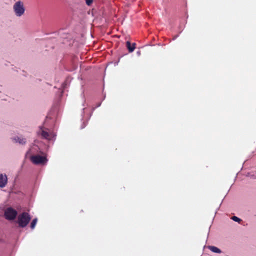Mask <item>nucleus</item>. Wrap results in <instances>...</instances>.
<instances>
[{
  "instance_id": "obj_1",
  "label": "nucleus",
  "mask_w": 256,
  "mask_h": 256,
  "mask_svg": "<svg viewBox=\"0 0 256 256\" xmlns=\"http://www.w3.org/2000/svg\"><path fill=\"white\" fill-rule=\"evenodd\" d=\"M31 220L30 215L26 212H24L18 216V223L20 227L24 228L27 226Z\"/></svg>"
},
{
  "instance_id": "obj_2",
  "label": "nucleus",
  "mask_w": 256,
  "mask_h": 256,
  "mask_svg": "<svg viewBox=\"0 0 256 256\" xmlns=\"http://www.w3.org/2000/svg\"><path fill=\"white\" fill-rule=\"evenodd\" d=\"M13 8L16 15L18 16H22L25 11L24 4L21 1L16 2L14 5Z\"/></svg>"
},
{
  "instance_id": "obj_3",
  "label": "nucleus",
  "mask_w": 256,
  "mask_h": 256,
  "mask_svg": "<svg viewBox=\"0 0 256 256\" xmlns=\"http://www.w3.org/2000/svg\"><path fill=\"white\" fill-rule=\"evenodd\" d=\"M30 160L35 164H44L48 161L46 156L38 154L32 156Z\"/></svg>"
},
{
  "instance_id": "obj_4",
  "label": "nucleus",
  "mask_w": 256,
  "mask_h": 256,
  "mask_svg": "<svg viewBox=\"0 0 256 256\" xmlns=\"http://www.w3.org/2000/svg\"><path fill=\"white\" fill-rule=\"evenodd\" d=\"M17 214V212L10 207L7 208L4 211V216L8 220H14L16 218Z\"/></svg>"
},
{
  "instance_id": "obj_5",
  "label": "nucleus",
  "mask_w": 256,
  "mask_h": 256,
  "mask_svg": "<svg viewBox=\"0 0 256 256\" xmlns=\"http://www.w3.org/2000/svg\"><path fill=\"white\" fill-rule=\"evenodd\" d=\"M42 136L47 140H50L52 138V136L48 132L44 130L42 128H40V132Z\"/></svg>"
},
{
  "instance_id": "obj_6",
  "label": "nucleus",
  "mask_w": 256,
  "mask_h": 256,
  "mask_svg": "<svg viewBox=\"0 0 256 256\" xmlns=\"http://www.w3.org/2000/svg\"><path fill=\"white\" fill-rule=\"evenodd\" d=\"M126 47H127L129 52H132L136 48V47H135L136 44L133 43L132 44V45L130 42L129 41L126 42Z\"/></svg>"
},
{
  "instance_id": "obj_7",
  "label": "nucleus",
  "mask_w": 256,
  "mask_h": 256,
  "mask_svg": "<svg viewBox=\"0 0 256 256\" xmlns=\"http://www.w3.org/2000/svg\"><path fill=\"white\" fill-rule=\"evenodd\" d=\"M8 177H0V187L5 186L8 182Z\"/></svg>"
},
{
  "instance_id": "obj_8",
  "label": "nucleus",
  "mask_w": 256,
  "mask_h": 256,
  "mask_svg": "<svg viewBox=\"0 0 256 256\" xmlns=\"http://www.w3.org/2000/svg\"><path fill=\"white\" fill-rule=\"evenodd\" d=\"M208 248L212 252H214L216 253L219 254V253L221 252L220 250L214 246H209Z\"/></svg>"
},
{
  "instance_id": "obj_9",
  "label": "nucleus",
  "mask_w": 256,
  "mask_h": 256,
  "mask_svg": "<svg viewBox=\"0 0 256 256\" xmlns=\"http://www.w3.org/2000/svg\"><path fill=\"white\" fill-rule=\"evenodd\" d=\"M16 142H19L20 144H24L26 143V139L20 137H16L14 138Z\"/></svg>"
},
{
  "instance_id": "obj_10",
  "label": "nucleus",
  "mask_w": 256,
  "mask_h": 256,
  "mask_svg": "<svg viewBox=\"0 0 256 256\" xmlns=\"http://www.w3.org/2000/svg\"><path fill=\"white\" fill-rule=\"evenodd\" d=\"M37 221H38V220H37L36 218H34L32 220V222L30 224V228L32 229H34L35 228V226H36V224Z\"/></svg>"
},
{
  "instance_id": "obj_11",
  "label": "nucleus",
  "mask_w": 256,
  "mask_h": 256,
  "mask_svg": "<svg viewBox=\"0 0 256 256\" xmlns=\"http://www.w3.org/2000/svg\"><path fill=\"white\" fill-rule=\"evenodd\" d=\"M232 220H234V221L237 222H240L242 220L241 219H240V218H238L236 216H232Z\"/></svg>"
},
{
  "instance_id": "obj_12",
  "label": "nucleus",
  "mask_w": 256,
  "mask_h": 256,
  "mask_svg": "<svg viewBox=\"0 0 256 256\" xmlns=\"http://www.w3.org/2000/svg\"><path fill=\"white\" fill-rule=\"evenodd\" d=\"M92 0H86V4L88 6H90L92 4Z\"/></svg>"
},
{
  "instance_id": "obj_13",
  "label": "nucleus",
  "mask_w": 256,
  "mask_h": 256,
  "mask_svg": "<svg viewBox=\"0 0 256 256\" xmlns=\"http://www.w3.org/2000/svg\"><path fill=\"white\" fill-rule=\"evenodd\" d=\"M0 176H4L2 174H0Z\"/></svg>"
}]
</instances>
